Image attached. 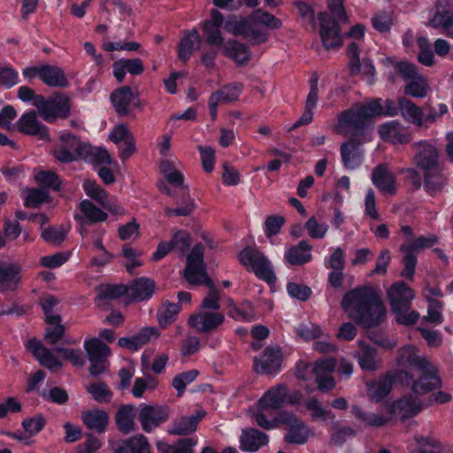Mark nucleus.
I'll use <instances>...</instances> for the list:
<instances>
[{
  "label": "nucleus",
  "mask_w": 453,
  "mask_h": 453,
  "mask_svg": "<svg viewBox=\"0 0 453 453\" xmlns=\"http://www.w3.org/2000/svg\"><path fill=\"white\" fill-rule=\"evenodd\" d=\"M342 307L349 317L364 328L379 326L386 319V309L371 288H358L346 293Z\"/></svg>",
  "instance_id": "1"
},
{
  "label": "nucleus",
  "mask_w": 453,
  "mask_h": 453,
  "mask_svg": "<svg viewBox=\"0 0 453 453\" xmlns=\"http://www.w3.org/2000/svg\"><path fill=\"white\" fill-rule=\"evenodd\" d=\"M204 248L198 243L194 246L187 257L183 274L187 281L195 286L205 285L209 288L208 295L203 299L201 307L203 311H215L220 308V294L213 281L208 277L203 263Z\"/></svg>",
  "instance_id": "2"
},
{
  "label": "nucleus",
  "mask_w": 453,
  "mask_h": 453,
  "mask_svg": "<svg viewBox=\"0 0 453 453\" xmlns=\"http://www.w3.org/2000/svg\"><path fill=\"white\" fill-rule=\"evenodd\" d=\"M376 109L375 104H365L342 111L338 116L335 132L360 139L365 135Z\"/></svg>",
  "instance_id": "3"
},
{
  "label": "nucleus",
  "mask_w": 453,
  "mask_h": 453,
  "mask_svg": "<svg viewBox=\"0 0 453 453\" xmlns=\"http://www.w3.org/2000/svg\"><path fill=\"white\" fill-rule=\"evenodd\" d=\"M387 294L396 322L404 326L414 325L419 318L418 312L411 310L414 291L405 282L399 281L394 283Z\"/></svg>",
  "instance_id": "4"
},
{
  "label": "nucleus",
  "mask_w": 453,
  "mask_h": 453,
  "mask_svg": "<svg viewBox=\"0 0 453 453\" xmlns=\"http://www.w3.org/2000/svg\"><path fill=\"white\" fill-rule=\"evenodd\" d=\"M34 105L39 115L47 122H54L57 119H66L70 114V98L62 93H56L48 99L37 96Z\"/></svg>",
  "instance_id": "5"
},
{
  "label": "nucleus",
  "mask_w": 453,
  "mask_h": 453,
  "mask_svg": "<svg viewBox=\"0 0 453 453\" xmlns=\"http://www.w3.org/2000/svg\"><path fill=\"white\" fill-rule=\"evenodd\" d=\"M238 258L247 270L252 271L259 279L267 283H273L276 280L272 263L260 250L246 247L238 254Z\"/></svg>",
  "instance_id": "6"
},
{
  "label": "nucleus",
  "mask_w": 453,
  "mask_h": 453,
  "mask_svg": "<svg viewBox=\"0 0 453 453\" xmlns=\"http://www.w3.org/2000/svg\"><path fill=\"white\" fill-rule=\"evenodd\" d=\"M418 379L414 380V376L406 371H398L395 379L401 383L411 384L412 391L415 394L423 395L441 387V381L437 375V369L429 362V368L426 370H416Z\"/></svg>",
  "instance_id": "7"
},
{
  "label": "nucleus",
  "mask_w": 453,
  "mask_h": 453,
  "mask_svg": "<svg viewBox=\"0 0 453 453\" xmlns=\"http://www.w3.org/2000/svg\"><path fill=\"white\" fill-rule=\"evenodd\" d=\"M438 242L437 236L432 234L429 236H418L410 242L402 244L399 250L403 253V270L401 273L403 277L412 280L417 265V257L415 251H419L426 248L434 246Z\"/></svg>",
  "instance_id": "8"
},
{
  "label": "nucleus",
  "mask_w": 453,
  "mask_h": 453,
  "mask_svg": "<svg viewBox=\"0 0 453 453\" xmlns=\"http://www.w3.org/2000/svg\"><path fill=\"white\" fill-rule=\"evenodd\" d=\"M87 143L82 142L77 136L64 133L59 136V143L54 147L53 156L61 163H72L82 159Z\"/></svg>",
  "instance_id": "9"
},
{
  "label": "nucleus",
  "mask_w": 453,
  "mask_h": 453,
  "mask_svg": "<svg viewBox=\"0 0 453 453\" xmlns=\"http://www.w3.org/2000/svg\"><path fill=\"white\" fill-rule=\"evenodd\" d=\"M280 425H286L288 433L284 439L288 443L303 444L308 440L310 431L304 422L295 414L288 411H280L277 415Z\"/></svg>",
  "instance_id": "10"
},
{
  "label": "nucleus",
  "mask_w": 453,
  "mask_h": 453,
  "mask_svg": "<svg viewBox=\"0 0 453 453\" xmlns=\"http://www.w3.org/2000/svg\"><path fill=\"white\" fill-rule=\"evenodd\" d=\"M415 150L413 161L424 172L435 170L439 165L438 149L427 141H421L412 144Z\"/></svg>",
  "instance_id": "11"
},
{
  "label": "nucleus",
  "mask_w": 453,
  "mask_h": 453,
  "mask_svg": "<svg viewBox=\"0 0 453 453\" xmlns=\"http://www.w3.org/2000/svg\"><path fill=\"white\" fill-rule=\"evenodd\" d=\"M169 416V408L166 406L143 404L139 411L138 420L142 430L150 433L165 422Z\"/></svg>",
  "instance_id": "12"
},
{
  "label": "nucleus",
  "mask_w": 453,
  "mask_h": 453,
  "mask_svg": "<svg viewBox=\"0 0 453 453\" xmlns=\"http://www.w3.org/2000/svg\"><path fill=\"white\" fill-rule=\"evenodd\" d=\"M282 355L279 347H267L260 357L253 360L254 371L260 374H275L281 367Z\"/></svg>",
  "instance_id": "13"
},
{
  "label": "nucleus",
  "mask_w": 453,
  "mask_h": 453,
  "mask_svg": "<svg viewBox=\"0 0 453 453\" xmlns=\"http://www.w3.org/2000/svg\"><path fill=\"white\" fill-rule=\"evenodd\" d=\"M224 321V314L210 311H202L192 314L188 319L189 326L201 334H209L215 331Z\"/></svg>",
  "instance_id": "14"
},
{
  "label": "nucleus",
  "mask_w": 453,
  "mask_h": 453,
  "mask_svg": "<svg viewBox=\"0 0 453 453\" xmlns=\"http://www.w3.org/2000/svg\"><path fill=\"white\" fill-rule=\"evenodd\" d=\"M320 37L326 49H334L342 44L338 23L326 12L319 14Z\"/></svg>",
  "instance_id": "15"
},
{
  "label": "nucleus",
  "mask_w": 453,
  "mask_h": 453,
  "mask_svg": "<svg viewBox=\"0 0 453 453\" xmlns=\"http://www.w3.org/2000/svg\"><path fill=\"white\" fill-rule=\"evenodd\" d=\"M363 141L357 137H350L347 142L342 143L340 151L342 161L345 168L356 169L363 162V150L360 149Z\"/></svg>",
  "instance_id": "16"
},
{
  "label": "nucleus",
  "mask_w": 453,
  "mask_h": 453,
  "mask_svg": "<svg viewBox=\"0 0 453 453\" xmlns=\"http://www.w3.org/2000/svg\"><path fill=\"white\" fill-rule=\"evenodd\" d=\"M17 128L19 132L27 135L37 136L46 141L50 139L47 127L38 120L35 111L23 114L17 122Z\"/></svg>",
  "instance_id": "17"
},
{
  "label": "nucleus",
  "mask_w": 453,
  "mask_h": 453,
  "mask_svg": "<svg viewBox=\"0 0 453 453\" xmlns=\"http://www.w3.org/2000/svg\"><path fill=\"white\" fill-rule=\"evenodd\" d=\"M357 344L358 349L355 352L354 357L357 360L361 369L369 372L378 370L381 360L378 356L377 349L362 340H358Z\"/></svg>",
  "instance_id": "18"
},
{
  "label": "nucleus",
  "mask_w": 453,
  "mask_h": 453,
  "mask_svg": "<svg viewBox=\"0 0 453 453\" xmlns=\"http://www.w3.org/2000/svg\"><path fill=\"white\" fill-rule=\"evenodd\" d=\"M160 333L155 326L142 328L131 337H121L119 339V347L126 348L131 351H137L142 346L158 338Z\"/></svg>",
  "instance_id": "19"
},
{
  "label": "nucleus",
  "mask_w": 453,
  "mask_h": 453,
  "mask_svg": "<svg viewBox=\"0 0 453 453\" xmlns=\"http://www.w3.org/2000/svg\"><path fill=\"white\" fill-rule=\"evenodd\" d=\"M372 181L383 194L394 196L396 194L395 176L388 171L386 165H378L372 172Z\"/></svg>",
  "instance_id": "20"
},
{
  "label": "nucleus",
  "mask_w": 453,
  "mask_h": 453,
  "mask_svg": "<svg viewBox=\"0 0 453 453\" xmlns=\"http://www.w3.org/2000/svg\"><path fill=\"white\" fill-rule=\"evenodd\" d=\"M288 388L286 384H278L267 390L258 401L262 411L278 410L287 403Z\"/></svg>",
  "instance_id": "21"
},
{
  "label": "nucleus",
  "mask_w": 453,
  "mask_h": 453,
  "mask_svg": "<svg viewBox=\"0 0 453 453\" xmlns=\"http://www.w3.org/2000/svg\"><path fill=\"white\" fill-rule=\"evenodd\" d=\"M379 134L382 140L394 144H405L411 141L408 129L398 121H390L379 127Z\"/></svg>",
  "instance_id": "22"
},
{
  "label": "nucleus",
  "mask_w": 453,
  "mask_h": 453,
  "mask_svg": "<svg viewBox=\"0 0 453 453\" xmlns=\"http://www.w3.org/2000/svg\"><path fill=\"white\" fill-rule=\"evenodd\" d=\"M20 272L18 264H0V292L15 291L21 280Z\"/></svg>",
  "instance_id": "23"
},
{
  "label": "nucleus",
  "mask_w": 453,
  "mask_h": 453,
  "mask_svg": "<svg viewBox=\"0 0 453 453\" xmlns=\"http://www.w3.org/2000/svg\"><path fill=\"white\" fill-rule=\"evenodd\" d=\"M319 77L317 74H313L309 81L310 91L306 97L305 108L301 118L293 125L290 130L296 129L301 126L308 125L311 123L313 119L312 110L316 107L319 100V88H318Z\"/></svg>",
  "instance_id": "24"
},
{
  "label": "nucleus",
  "mask_w": 453,
  "mask_h": 453,
  "mask_svg": "<svg viewBox=\"0 0 453 453\" xmlns=\"http://www.w3.org/2000/svg\"><path fill=\"white\" fill-rule=\"evenodd\" d=\"M127 289L129 298L135 302H143L149 300L154 295L156 283L150 278L141 277L127 285Z\"/></svg>",
  "instance_id": "25"
},
{
  "label": "nucleus",
  "mask_w": 453,
  "mask_h": 453,
  "mask_svg": "<svg viewBox=\"0 0 453 453\" xmlns=\"http://www.w3.org/2000/svg\"><path fill=\"white\" fill-rule=\"evenodd\" d=\"M114 453H150L148 439L142 434L117 441L112 445Z\"/></svg>",
  "instance_id": "26"
},
{
  "label": "nucleus",
  "mask_w": 453,
  "mask_h": 453,
  "mask_svg": "<svg viewBox=\"0 0 453 453\" xmlns=\"http://www.w3.org/2000/svg\"><path fill=\"white\" fill-rule=\"evenodd\" d=\"M268 441L266 434L255 428H246L242 430L240 437V448L244 451L256 452Z\"/></svg>",
  "instance_id": "27"
},
{
  "label": "nucleus",
  "mask_w": 453,
  "mask_h": 453,
  "mask_svg": "<svg viewBox=\"0 0 453 453\" xmlns=\"http://www.w3.org/2000/svg\"><path fill=\"white\" fill-rule=\"evenodd\" d=\"M429 24L434 28L442 27L448 35L449 27L453 26V4L449 1L438 3L436 12L430 19Z\"/></svg>",
  "instance_id": "28"
},
{
  "label": "nucleus",
  "mask_w": 453,
  "mask_h": 453,
  "mask_svg": "<svg viewBox=\"0 0 453 453\" xmlns=\"http://www.w3.org/2000/svg\"><path fill=\"white\" fill-rule=\"evenodd\" d=\"M311 245L307 241H301L297 245L291 246L284 255V258L291 265H303L311 260Z\"/></svg>",
  "instance_id": "29"
},
{
  "label": "nucleus",
  "mask_w": 453,
  "mask_h": 453,
  "mask_svg": "<svg viewBox=\"0 0 453 453\" xmlns=\"http://www.w3.org/2000/svg\"><path fill=\"white\" fill-rule=\"evenodd\" d=\"M81 419L88 429L101 434L109 423V415L104 410L92 409L81 411Z\"/></svg>",
  "instance_id": "30"
},
{
  "label": "nucleus",
  "mask_w": 453,
  "mask_h": 453,
  "mask_svg": "<svg viewBox=\"0 0 453 453\" xmlns=\"http://www.w3.org/2000/svg\"><path fill=\"white\" fill-rule=\"evenodd\" d=\"M40 79L47 86L54 88H65L69 84L64 71L56 65H42Z\"/></svg>",
  "instance_id": "31"
},
{
  "label": "nucleus",
  "mask_w": 453,
  "mask_h": 453,
  "mask_svg": "<svg viewBox=\"0 0 453 453\" xmlns=\"http://www.w3.org/2000/svg\"><path fill=\"white\" fill-rule=\"evenodd\" d=\"M110 97L114 110L119 116L124 117L129 114V105L134 99L133 91L129 86L115 89Z\"/></svg>",
  "instance_id": "32"
},
{
  "label": "nucleus",
  "mask_w": 453,
  "mask_h": 453,
  "mask_svg": "<svg viewBox=\"0 0 453 453\" xmlns=\"http://www.w3.org/2000/svg\"><path fill=\"white\" fill-rule=\"evenodd\" d=\"M204 417V412H199L196 415L181 417L175 419L172 426L168 429V434L172 435H188L195 432L197 424Z\"/></svg>",
  "instance_id": "33"
},
{
  "label": "nucleus",
  "mask_w": 453,
  "mask_h": 453,
  "mask_svg": "<svg viewBox=\"0 0 453 453\" xmlns=\"http://www.w3.org/2000/svg\"><path fill=\"white\" fill-rule=\"evenodd\" d=\"M224 54L235 61L238 65H245L250 59L248 47L235 40L227 41L223 46Z\"/></svg>",
  "instance_id": "34"
},
{
  "label": "nucleus",
  "mask_w": 453,
  "mask_h": 453,
  "mask_svg": "<svg viewBox=\"0 0 453 453\" xmlns=\"http://www.w3.org/2000/svg\"><path fill=\"white\" fill-rule=\"evenodd\" d=\"M399 362L403 365H410L415 370H426L429 368V360L426 357L417 355L414 346H405L399 350Z\"/></svg>",
  "instance_id": "35"
},
{
  "label": "nucleus",
  "mask_w": 453,
  "mask_h": 453,
  "mask_svg": "<svg viewBox=\"0 0 453 453\" xmlns=\"http://www.w3.org/2000/svg\"><path fill=\"white\" fill-rule=\"evenodd\" d=\"M135 407L131 404H123L119 407L115 415V421L119 430L127 434L135 430L134 424Z\"/></svg>",
  "instance_id": "36"
},
{
  "label": "nucleus",
  "mask_w": 453,
  "mask_h": 453,
  "mask_svg": "<svg viewBox=\"0 0 453 453\" xmlns=\"http://www.w3.org/2000/svg\"><path fill=\"white\" fill-rule=\"evenodd\" d=\"M393 411L401 415V418H409L416 416L422 410L420 402L411 396H404L394 403L392 406Z\"/></svg>",
  "instance_id": "37"
},
{
  "label": "nucleus",
  "mask_w": 453,
  "mask_h": 453,
  "mask_svg": "<svg viewBox=\"0 0 453 453\" xmlns=\"http://www.w3.org/2000/svg\"><path fill=\"white\" fill-rule=\"evenodd\" d=\"M200 42L201 37L196 29L185 32L184 36L180 39L178 47L179 58L182 62L186 63L193 55L195 44L196 43L197 48H199Z\"/></svg>",
  "instance_id": "38"
},
{
  "label": "nucleus",
  "mask_w": 453,
  "mask_h": 453,
  "mask_svg": "<svg viewBox=\"0 0 453 453\" xmlns=\"http://www.w3.org/2000/svg\"><path fill=\"white\" fill-rule=\"evenodd\" d=\"M399 111L403 118L418 127L423 125V110L405 97L398 99Z\"/></svg>",
  "instance_id": "39"
},
{
  "label": "nucleus",
  "mask_w": 453,
  "mask_h": 453,
  "mask_svg": "<svg viewBox=\"0 0 453 453\" xmlns=\"http://www.w3.org/2000/svg\"><path fill=\"white\" fill-rule=\"evenodd\" d=\"M393 376L387 374L377 381L367 384V395L375 402H380L387 396L393 387Z\"/></svg>",
  "instance_id": "40"
},
{
  "label": "nucleus",
  "mask_w": 453,
  "mask_h": 453,
  "mask_svg": "<svg viewBox=\"0 0 453 453\" xmlns=\"http://www.w3.org/2000/svg\"><path fill=\"white\" fill-rule=\"evenodd\" d=\"M446 180L439 168L424 172V188L430 196H436L441 192Z\"/></svg>",
  "instance_id": "41"
},
{
  "label": "nucleus",
  "mask_w": 453,
  "mask_h": 453,
  "mask_svg": "<svg viewBox=\"0 0 453 453\" xmlns=\"http://www.w3.org/2000/svg\"><path fill=\"white\" fill-rule=\"evenodd\" d=\"M89 362L107 360L111 354L110 348L97 338H92L84 342Z\"/></svg>",
  "instance_id": "42"
},
{
  "label": "nucleus",
  "mask_w": 453,
  "mask_h": 453,
  "mask_svg": "<svg viewBox=\"0 0 453 453\" xmlns=\"http://www.w3.org/2000/svg\"><path fill=\"white\" fill-rule=\"evenodd\" d=\"M196 441L193 438L180 439L173 444H168L165 441H157V449L161 453H194L193 447Z\"/></svg>",
  "instance_id": "43"
},
{
  "label": "nucleus",
  "mask_w": 453,
  "mask_h": 453,
  "mask_svg": "<svg viewBox=\"0 0 453 453\" xmlns=\"http://www.w3.org/2000/svg\"><path fill=\"white\" fill-rule=\"evenodd\" d=\"M181 304L171 303L168 300L163 302L162 306L157 310V318L161 327H166L173 323L180 311Z\"/></svg>",
  "instance_id": "44"
},
{
  "label": "nucleus",
  "mask_w": 453,
  "mask_h": 453,
  "mask_svg": "<svg viewBox=\"0 0 453 453\" xmlns=\"http://www.w3.org/2000/svg\"><path fill=\"white\" fill-rule=\"evenodd\" d=\"M246 38H250L253 44H261L267 41L268 33L261 27L253 12L247 18Z\"/></svg>",
  "instance_id": "45"
},
{
  "label": "nucleus",
  "mask_w": 453,
  "mask_h": 453,
  "mask_svg": "<svg viewBox=\"0 0 453 453\" xmlns=\"http://www.w3.org/2000/svg\"><path fill=\"white\" fill-rule=\"evenodd\" d=\"M351 414L366 426L380 427L385 426L389 418L380 414L366 412L357 405L351 407Z\"/></svg>",
  "instance_id": "46"
},
{
  "label": "nucleus",
  "mask_w": 453,
  "mask_h": 453,
  "mask_svg": "<svg viewBox=\"0 0 453 453\" xmlns=\"http://www.w3.org/2000/svg\"><path fill=\"white\" fill-rule=\"evenodd\" d=\"M82 159L98 165H109L112 164V158L107 150L101 147H93L88 143Z\"/></svg>",
  "instance_id": "47"
},
{
  "label": "nucleus",
  "mask_w": 453,
  "mask_h": 453,
  "mask_svg": "<svg viewBox=\"0 0 453 453\" xmlns=\"http://www.w3.org/2000/svg\"><path fill=\"white\" fill-rule=\"evenodd\" d=\"M242 90V84L233 83L226 85L222 88L212 93L210 98H214L215 102L219 103V104H227L236 101Z\"/></svg>",
  "instance_id": "48"
},
{
  "label": "nucleus",
  "mask_w": 453,
  "mask_h": 453,
  "mask_svg": "<svg viewBox=\"0 0 453 453\" xmlns=\"http://www.w3.org/2000/svg\"><path fill=\"white\" fill-rule=\"evenodd\" d=\"M79 208L86 220L90 224L103 222L107 219V213L96 207L91 201L83 200L80 203Z\"/></svg>",
  "instance_id": "49"
},
{
  "label": "nucleus",
  "mask_w": 453,
  "mask_h": 453,
  "mask_svg": "<svg viewBox=\"0 0 453 453\" xmlns=\"http://www.w3.org/2000/svg\"><path fill=\"white\" fill-rule=\"evenodd\" d=\"M429 89L426 79L420 75L419 77L410 81L404 88V93L413 97H426Z\"/></svg>",
  "instance_id": "50"
},
{
  "label": "nucleus",
  "mask_w": 453,
  "mask_h": 453,
  "mask_svg": "<svg viewBox=\"0 0 453 453\" xmlns=\"http://www.w3.org/2000/svg\"><path fill=\"white\" fill-rule=\"evenodd\" d=\"M172 250L184 256L191 245L190 235L188 232L180 230L176 232L170 241Z\"/></svg>",
  "instance_id": "51"
},
{
  "label": "nucleus",
  "mask_w": 453,
  "mask_h": 453,
  "mask_svg": "<svg viewBox=\"0 0 453 453\" xmlns=\"http://www.w3.org/2000/svg\"><path fill=\"white\" fill-rule=\"evenodd\" d=\"M88 392L93 399L98 403H110L112 397V392L104 382L92 383L88 387Z\"/></svg>",
  "instance_id": "52"
},
{
  "label": "nucleus",
  "mask_w": 453,
  "mask_h": 453,
  "mask_svg": "<svg viewBox=\"0 0 453 453\" xmlns=\"http://www.w3.org/2000/svg\"><path fill=\"white\" fill-rule=\"evenodd\" d=\"M66 229L63 226H50L42 233V237L45 242L52 245L61 244L66 237Z\"/></svg>",
  "instance_id": "53"
},
{
  "label": "nucleus",
  "mask_w": 453,
  "mask_h": 453,
  "mask_svg": "<svg viewBox=\"0 0 453 453\" xmlns=\"http://www.w3.org/2000/svg\"><path fill=\"white\" fill-rule=\"evenodd\" d=\"M127 286L126 285H107L102 287L98 293L97 300H113L127 295Z\"/></svg>",
  "instance_id": "54"
},
{
  "label": "nucleus",
  "mask_w": 453,
  "mask_h": 453,
  "mask_svg": "<svg viewBox=\"0 0 453 453\" xmlns=\"http://www.w3.org/2000/svg\"><path fill=\"white\" fill-rule=\"evenodd\" d=\"M198 375L196 370H189L175 376L173 379L172 385L177 390L178 396H181L185 391L187 385L191 383Z\"/></svg>",
  "instance_id": "55"
},
{
  "label": "nucleus",
  "mask_w": 453,
  "mask_h": 453,
  "mask_svg": "<svg viewBox=\"0 0 453 453\" xmlns=\"http://www.w3.org/2000/svg\"><path fill=\"white\" fill-rule=\"evenodd\" d=\"M46 424V419L42 414H37L34 417L26 418L22 421V427L29 437L37 434L42 430Z\"/></svg>",
  "instance_id": "56"
},
{
  "label": "nucleus",
  "mask_w": 453,
  "mask_h": 453,
  "mask_svg": "<svg viewBox=\"0 0 453 453\" xmlns=\"http://www.w3.org/2000/svg\"><path fill=\"white\" fill-rule=\"evenodd\" d=\"M253 14L256 15V19L259 21L261 27H263L265 30L267 28L272 30L278 29L282 27V22L280 19L276 18L274 15L270 14L269 12L257 9L253 12Z\"/></svg>",
  "instance_id": "57"
},
{
  "label": "nucleus",
  "mask_w": 453,
  "mask_h": 453,
  "mask_svg": "<svg viewBox=\"0 0 453 453\" xmlns=\"http://www.w3.org/2000/svg\"><path fill=\"white\" fill-rule=\"evenodd\" d=\"M369 104H375L377 106L376 111L372 113V116L379 115H387V116H395L398 114L399 106L389 99H387L383 104L381 99H375L370 102Z\"/></svg>",
  "instance_id": "58"
},
{
  "label": "nucleus",
  "mask_w": 453,
  "mask_h": 453,
  "mask_svg": "<svg viewBox=\"0 0 453 453\" xmlns=\"http://www.w3.org/2000/svg\"><path fill=\"white\" fill-rule=\"evenodd\" d=\"M306 408L311 411L313 419H326L334 418V415L322 407V404L316 398H311L306 402Z\"/></svg>",
  "instance_id": "59"
},
{
  "label": "nucleus",
  "mask_w": 453,
  "mask_h": 453,
  "mask_svg": "<svg viewBox=\"0 0 453 453\" xmlns=\"http://www.w3.org/2000/svg\"><path fill=\"white\" fill-rule=\"evenodd\" d=\"M195 209V204L189 196H182V205L175 209L166 207L165 213L166 216H189Z\"/></svg>",
  "instance_id": "60"
},
{
  "label": "nucleus",
  "mask_w": 453,
  "mask_h": 453,
  "mask_svg": "<svg viewBox=\"0 0 453 453\" xmlns=\"http://www.w3.org/2000/svg\"><path fill=\"white\" fill-rule=\"evenodd\" d=\"M373 27L380 32H388L392 25V19L389 12L382 11L377 12L372 19Z\"/></svg>",
  "instance_id": "61"
},
{
  "label": "nucleus",
  "mask_w": 453,
  "mask_h": 453,
  "mask_svg": "<svg viewBox=\"0 0 453 453\" xmlns=\"http://www.w3.org/2000/svg\"><path fill=\"white\" fill-rule=\"evenodd\" d=\"M347 54L349 58V68L352 75H356L361 69L359 59V47L356 42H351L347 48Z\"/></svg>",
  "instance_id": "62"
},
{
  "label": "nucleus",
  "mask_w": 453,
  "mask_h": 453,
  "mask_svg": "<svg viewBox=\"0 0 453 453\" xmlns=\"http://www.w3.org/2000/svg\"><path fill=\"white\" fill-rule=\"evenodd\" d=\"M202 29L206 36V42L212 46H221L223 44V36L220 27H212L210 24H202Z\"/></svg>",
  "instance_id": "63"
},
{
  "label": "nucleus",
  "mask_w": 453,
  "mask_h": 453,
  "mask_svg": "<svg viewBox=\"0 0 453 453\" xmlns=\"http://www.w3.org/2000/svg\"><path fill=\"white\" fill-rule=\"evenodd\" d=\"M287 290L289 296L302 302L308 300L311 295V290L308 286L294 282H289L287 285Z\"/></svg>",
  "instance_id": "64"
}]
</instances>
